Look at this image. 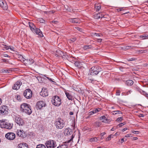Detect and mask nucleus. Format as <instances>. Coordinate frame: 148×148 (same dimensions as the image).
Here are the masks:
<instances>
[{"mask_svg": "<svg viewBox=\"0 0 148 148\" xmlns=\"http://www.w3.org/2000/svg\"><path fill=\"white\" fill-rule=\"evenodd\" d=\"M20 109L22 112H24L29 115H30L32 112L31 106L27 103H23L22 104L21 106Z\"/></svg>", "mask_w": 148, "mask_h": 148, "instance_id": "obj_1", "label": "nucleus"}, {"mask_svg": "<svg viewBox=\"0 0 148 148\" xmlns=\"http://www.w3.org/2000/svg\"><path fill=\"white\" fill-rule=\"evenodd\" d=\"M12 116L15 122L19 126H22L24 124L23 120L19 115L14 112L12 114Z\"/></svg>", "mask_w": 148, "mask_h": 148, "instance_id": "obj_2", "label": "nucleus"}, {"mask_svg": "<svg viewBox=\"0 0 148 148\" xmlns=\"http://www.w3.org/2000/svg\"><path fill=\"white\" fill-rule=\"evenodd\" d=\"M101 70V68L98 66H95L92 67L90 69L88 73L89 76H95L97 75Z\"/></svg>", "mask_w": 148, "mask_h": 148, "instance_id": "obj_3", "label": "nucleus"}, {"mask_svg": "<svg viewBox=\"0 0 148 148\" xmlns=\"http://www.w3.org/2000/svg\"><path fill=\"white\" fill-rule=\"evenodd\" d=\"M29 26L31 31L40 37H42L43 35L40 30L38 28H36L35 25L32 23H29Z\"/></svg>", "mask_w": 148, "mask_h": 148, "instance_id": "obj_4", "label": "nucleus"}, {"mask_svg": "<svg viewBox=\"0 0 148 148\" xmlns=\"http://www.w3.org/2000/svg\"><path fill=\"white\" fill-rule=\"evenodd\" d=\"M54 124L56 128L62 129L64 126L65 123L62 119L58 118L55 120Z\"/></svg>", "mask_w": 148, "mask_h": 148, "instance_id": "obj_5", "label": "nucleus"}, {"mask_svg": "<svg viewBox=\"0 0 148 148\" xmlns=\"http://www.w3.org/2000/svg\"><path fill=\"white\" fill-rule=\"evenodd\" d=\"M13 127V124L5 121H0V127L1 128L11 129Z\"/></svg>", "mask_w": 148, "mask_h": 148, "instance_id": "obj_6", "label": "nucleus"}, {"mask_svg": "<svg viewBox=\"0 0 148 148\" xmlns=\"http://www.w3.org/2000/svg\"><path fill=\"white\" fill-rule=\"evenodd\" d=\"M51 102L52 104L56 106H59L61 103L60 98L57 96L52 97Z\"/></svg>", "mask_w": 148, "mask_h": 148, "instance_id": "obj_7", "label": "nucleus"}, {"mask_svg": "<svg viewBox=\"0 0 148 148\" xmlns=\"http://www.w3.org/2000/svg\"><path fill=\"white\" fill-rule=\"evenodd\" d=\"M45 145L47 148H55L57 146L56 142L52 140L47 141Z\"/></svg>", "mask_w": 148, "mask_h": 148, "instance_id": "obj_8", "label": "nucleus"}, {"mask_svg": "<svg viewBox=\"0 0 148 148\" xmlns=\"http://www.w3.org/2000/svg\"><path fill=\"white\" fill-rule=\"evenodd\" d=\"M8 110V107L6 106L5 105L2 106L0 108V115L3 116L7 114Z\"/></svg>", "mask_w": 148, "mask_h": 148, "instance_id": "obj_9", "label": "nucleus"}, {"mask_svg": "<svg viewBox=\"0 0 148 148\" xmlns=\"http://www.w3.org/2000/svg\"><path fill=\"white\" fill-rule=\"evenodd\" d=\"M23 95L27 99L30 98L32 96V92L30 89L25 90L23 93Z\"/></svg>", "mask_w": 148, "mask_h": 148, "instance_id": "obj_10", "label": "nucleus"}, {"mask_svg": "<svg viewBox=\"0 0 148 148\" xmlns=\"http://www.w3.org/2000/svg\"><path fill=\"white\" fill-rule=\"evenodd\" d=\"M5 137L8 139L12 140L15 138V135L13 133H8L5 134Z\"/></svg>", "mask_w": 148, "mask_h": 148, "instance_id": "obj_11", "label": "nucleus"}, {"mask_svg": "<svg viewBox=\"0 0 148 148\" xmlns=\"http://www.w3.org/2000/svg\"><path fill=\"white\" fill-rule=\"evenodd\" d=\"M46 103L42 101H40L36 103V108L39 109H41L42 107H45Z\"/></svg>", "mask_w": 148, "mask_h": 148, "instance_id": "obj_12", "label": "nucleus"}, {"mask_svg": "<svg viewBox=\"0 0 148 148\" xmlns=\"http://www.w3.org/2000/svg\"><path fill=\"white\" fill-rule=\"evenodd\" d=\"M68 20L69 22L74 23H79L80 22L79 19L78 18H69Z\"/></svg>", "mask_w": 148, "mask_h": 148, "instance_id": "obj_13", "label": "nucleus"}, {"mask_svg": "<svg viewBox=\"0 0 148 148\" xmlns=\"http://www.w3.org/2000/svg\"><path fill=\"white\" fill-rule=\"evenodd\" d=\"M21 84V82L20 81H18L14 84V86H13L12 88L13 89L18 90L20 88Z\"/></svg>", "mask_w": 148, "mask_h": 148, "instance_id": "obj_14", "label": "nucleus"}, {"mask_svg": "<svg viewBox=\"0 0 148 148\" xmlns=\"http://www.w3.org/2000/svg\"><path fill=\"white\" fill-rule=\"evenodd\" d=\"M17 134L19 136L24 137L25 136V133L23 130H18L17 131Z\"/></svg>", "mask_w": 148, "mask_h": 148, "instance_id": "obj_15", "label": "nucleus"}, {"mask_svg": "<svg viewBox=\"0 0 148 148\" xmlns=\"http://www.w3.org/2000/svg\"><path fill=\"white\" fill-rule=\"evenodd\" d=\"M18 148H28L27 144L24 143L19 144L18 145Z\"/></svg>", "mask_w": 148, "mask_h": 148, "instance_id": "obj_16", "label": "nucleus"}, {"mask_svg": "<svg viewBox=\"0 0 148 148\" xmlns=\"http://www.w3.org/2000/svg\"><path fill=\"white\" fill-rule=\"evenodd\" d=\"M72 132V131L71 129L69 128H66L64 130V134L65 135H67L69 134L70 135L71 134Z\"/></svg>", "mask_w": 148, "mask_h": 148, "instance_id": "obj_17", "label": "nucleus"}, {"mask_svg": "<svg viewBox=\"0 0 148 148\" xmlns=\"http://www.w3.org/2000/svg\"><path fill=\"white\" fill-rule=\"evenodd\" d=\"M40 94L43 97L47 96H48V95L47 92V91L46 89H44V90H42L40 92Z\"/></svg>", "mask_w": 148, "mask_h": 148, "instance_id": "obj_18", "label": "nucleus"}, {"mask_svg": "<svg viewBox=\"0 0 148 148\" xmlns=\"http://www.w3.org/2000/svg\"><path fill=\"white\" fill-rule=\"evenodd\" d=\"M100 119L102 120V121L103 122L105 123H108V120L105 116H103L100 117Z\"/></svg>", "mask_w": 148, "mask_h": 148, "instance_id": "obj_19", "label": "nucleus"}, {"mask_svg": "<svg viewBox=\"0 0 148 148\" xmlns=\"http://www.w3.org/2000/svg\"><path fill=\"white\" fill-rule=\"evenodd\" d=\"M2 5H1V7L4 10H7L8 8L7 4L5 0L3 1Z\"/></svg>", "mask_w": 148, "mask_h": 148, "instance_id": "obj_20", "label": "nucleus"}, {"mask_svg": "<svg viewBox=\"0 0 148 148\" xmlns=\"http://www.w3.org/2000/svg\"><path fill=\"white\" fill-rule=\"evenodd\" d=\"M134 82L133 81L131 80H128L126 81L125 84L127 86H130L133 84Z\"/></svg>", "mask_w": 148, "mask_h": 148, "instance_id": "obj_21", "label": "nucleus"}, {"mask_svg": "<svg viewBox=\"0 0 148 148\" xmlns=\"http://www.w3.org/2000/svg\"><path fill=\"white\" fill-rule=\"evenodd\" d=\"M65 94L67 98H68L69 100H72V96L69 93L66 92H65Z\"/></svg>", "mask_w": 148, "mask_h": 148, "instance_id": "obj_22", "label": "nucleus"}, {"mask_svg": "<svg viewBox=\"0 0 148 148\" xmlns=\"http://www.w3.org/2000/svg\"><path fill=\"white\" fill-rule=\"evenodd\" d=\"M74 136H73V134L71 136V138L68 141L65 142V143H71L70 145H71V143L73 142V139L74 138Z\"/></svg>", "mask_w": 148, "mask_h": 148, "instance_id": "obj_23", "label": "nucleus"}, {"mask_svg": "<svg viewBox=\"0 0 148 148\" xmlns=\"http://www.w3.org/2000/svg\"><path fill=\"white\" fill-rule=\"evenodd\" d=\"M139 92H140V93L144 95L145 96L148 98V94L145 91H143L141 90H140Z\"/></svg>", "mask_w": 148, "mask_h": 148, "instance_id": "obj_24", "label": "nucleus"}, {"mask_svg": "<svg viewBox=\"0 0 148 148\" xmlns=\"http://www.w3.org/2000/svg\"><path fill=\"white\" fill-rule=\"evenodd\" d=\"M132 47L131 46H126L123 47L122 48V49L125 50L129 49L132 48V47Z\"/></svg>", "mask_w": 148, "mask_h": 148, "instance_id": "obj_25", "label": "nucleus"}, {"mask_svg": "<svg viewBox=\"0 0 148 148\" xmlns=\"http://www.w3.org/2000/svg\"><path fill=\"white\" fill-rule=\"evenodd\" d=\"M89 140L90 142H97L98 140V139L96 137H93L90 138Z\"/></svg>", "mask_w": 148, "mask_h": 148, "instance_id": "obj_26", "label": "nucleus"}, {"mask_svg": "<svg viewBox=\"0 0 148 148\" xmlns=\"http://www.w3.org/2000/svg\"><path fill=\"white\" fill-rule=\"evenodd\" d=\"M101 6L100 5H95V9L97 11H99L101 9Z\"/></svg>", "mask_w": 148, "mask_h": 148, "instance_id": "obj_27", "label": "nucleus"}, {"mask_svg": "<svg viewBox=\"0 0 148 148\" xmlns=\"http://www.w3.org/2000/svg\"><path fill=\"white\" fill-rule=\"evenodd\" d=\"M36 148H46V147L44 145L41 144L37 145Z\"/></svg>", "mask_w": 148, "mask_h": 148, "instance_id": "obj_28", "label": "nucleus"}, {"mask_svg": "<svg viewBox=\"0 0 148 148\" xmlns=\"http://www.w3.org/2000/svg\"><path fill=\"white\" fill-rule=\"evenodd\" d=\"M140 37L142 38L141 39L144 40L148 38V35L147 36H144L143 35H141L140 36Z\"/></svg>", "mask_w": 148, "mask_h": 148, "instance_id": "obj_29", "label": "nucleus"}, {"mask_svg": "<svg viewBox=\"0 0 148 148\" xmlns=\"http://www.w3.org/2000/svg\"><path fill=\"white\" fill-rule=\"evenodd\" d=\"M91 48V45H86L84 46L83 47L84 49H90Z\"/></svg>", "mask_w": 148, "mask_h": 148, "instance_id": "obj_30", "label": "nucleus"}, {"mask_svg": "<svg viewBox=\"0 0 148 148\" xmlns=\"http://www.w3.org/2000/svg\"><path fill=\"white\" fill-rule=\"evenodd\" d=\"M1 72L3 73H10V70H8L7 69H3L1 71Z\"/></svg>", "mask_w": 148, "mask_h": 148, "instance_id": "obj_31", "label": "nucleus"}, {"mask_svg": "<svg viewBox=\"0 0 148 148\" xmlns=\"http://www.w3.org/2000/svg\"><path fill=\"white\" fill-rule=\"evenodd\" d=\"M27 63L28 64H31L34 63V60H27Z\"/></svg>", "mask_w": 148, "mask_h": 148, "instance_id": "obj_32", "label": "nucleus"}, {"mask_svg": "<svg viewBox=\"0 0 148 148\" xmlns=\"http://www.w3.org/2000/svg\"><path fill=\"white\" fill-rule=\"evenodd\" d=\"M56 52L59 55L62 56L63 54V53L61 51L58 50L56 51Z\"/></svg>", "mask_w": 148, "mask_h": 148, "instance_id": "obj_33", "label": "nucleus"}, {"mask_svg": "<svg viewBox=\"0 0 148 148\" xmlns=\"http://www.w3.org/2000/svg\"><path fill=\"white\" fill-rule=\"evenodd\" d=\"M114 114H119L121 113V112L119 110L114 111H113Z\"/></svg>", "mask_w": 148, "mask_h": 148, "instance_id": "obj_34", "label": "nucleus"}, {"mask_svg": "<svg viewBox=\"0 0 148 148\" xmlns=\"http://www.w3.org/2000/svg\"><path fill=\"white\" fill-rule=\"evenodd\" d=\"M94 36L99 37H101L103 36V35L101 34H98L95 33L94 34Z\"/></svg>", "mask_w": 148, "mask_h": 148, "instance_id": "obj_35", "label": "nucleus"}, {"mask_svg": "<svg viewBox=\"0 0 148 148\" xmlns=\"http://www.w3.org/2000/svg\"><path fill=\"white\" fill-rule=\"evenodd\" d=\"M102 16H100V13H98L97 14L96 16V18L98 19L99 18H102Z\"/></svg>", "mask_w": 148, "mask_h": 148, "instance_id": "obj_36", "label": "nucleus"}, {"mask_svg": "<svg viewBox=\"0 0 148 148\" xmlns=\"http://www.w3.org/2000/svg\"><path fill=\"white\" fill-rule=\"evenodd\" d=\"M96 113L95 111V110L90 112H89V114L90 115H92L95 113Z\"/></svg>", "mask_w": 148, "mask_h": 148, "instance_id": "obj_37", "label": "nucleus"}, {"mask_svg": "<svg viewBox=\"0 0 148 148\" xmlns=\"http://www.w3.org/2000/svg\"><path fill=\"white\" fill-rule=\"evenodd\" d=\"M113 135H110L109 136H108V137H107L106 138V140L107 141H108L110 140L111 138V136H112Z\"/></svg>", "mask_w": 148, "mask_h": 148, "instance_id": "obj_38", "label": "nucleus"}, {"mask_svg": "<svg viewBox=\"0 0 148 148\" xmlns=\"http://www.w3.org/2000/svg\"><path fill=\"white\" fill-rule=\"evenodd\" d=\"M66 7H67V8L66 9V10L69 12H71V8H70L68 6H66Z\"/></svg>", "mask_w": 148, "mask_h": 148, "instance_id": "obj_39", "label": "nucleus"}, {"mask_svg": "<svg viewBox=\"0 0 148 148\" xmlns=\"http://www.w3.org/2000/svg\"><path fill=\"white\" fill-rule=\"evenodd\" d=\"M123 118L122 117H120L119 118L117 119V121H118V122H120L121 121L123 120Z\"/></svg>", "mask_w": 148, "mask_h": 148, "instance_id": "obj_40", "label": "nucleus"}, {"mask_svg": "<svg viewBox=\"0 0 148 148\" xmlns=\"http://www.w3.org/2000/svg\"><path fill=\"white\" fill-rule=\"evenodd\" d=\"M106 134V133L105 132H103L101 134V140H102L103 138V136Z\"/></svg>", "mask_w": 148, "mask_h": 148, "instance_id": "obj_41", "label": "nucleus"}, {"mask_svg": "<svg viewBox=\"0 0 148 148\" xmlns=\"http://www.w3.org/2000/svg\"><path fill=\"white\" fill-rule=\"evenodd\" d=\"M76 40V38H71L70 39V40L72 42H73L75 41Z\"/></svg>", "mask_w": 148, "mask_h": 148, "instance_id": "obj_42", "label": "nucleus"}, {"mask_svg": "<svg viewBox=\"0 0 148 148\" xmlns=\"http://www.w3.org/2000/svg\"><path fill=\"white\" fill-rule=\"evenodd\" d=\"M132 133L135 134H138L139 133V132L138 131H133Z\"/></svg>", "mask_w": 148, "mask_h": 148, "instance_id": "obj_43", "label": "nucleus"}, {"mask_svg": "<svg viewBox=\"0 0 148 148\" xmlns=\"http://www.w3.org/2000/svg\"><path fill=\"white\" fill-rule=\"evenodd\" d=\"M135 60V59L134 58H129V59H127V60L129 61H134V60Z\"/></svg>", "mask_w": 148, "mask_h": 148, "instance_id": "obj_44", "label": "nucleus"}, {"mask_svg": "<svg viewBox=\"0 0 148 148\" xmlns=\"http://www.w3.org/2000/svg\"><path fill=\"white\" fill-rule=\"evenodd\" d=\"M58 23V21H57L53 20L51 21V23L54 24H57Z\"/></svg>", "mask_w": 148, "mask_h": 148, "instance_id": "obj_45", "label": "nucleus"}, {"mask_svg": "<svg viewBox=\"0 0 148 148\" xmlns=\"http://www.w3.org/2000/svg\"><path fill=\"white\" fill-rule=\"evenodd\" d=\"M120 92L119 90H117L116 91V95H120Z\"/></svg>", "mask_w": 148, "mask_h": 148, "instance_id": "obj_46", "label": "nucleus"}, {"mask_svg": "<svg viewBox=\"0 0 148 148\" xmlns=\"http://www.w3.org/2000/svg\"><path fill=\"white\" fill-rule=\"evenodd\" d=\"M75 28L77 29V30H78L79 31H80V32H82V29L79 28V27H75Z\"/></svg>", "mask_w": 148, "mask_h": 148, "instance_id": "obj_47", "label": "nucleus"}, {"mask_svg": "<svg viewBox=\"0 0 148 148\" xmlns=\"http://www.w3.org/2000/svg\"><path fill=\"white\" fill-rule=\"evenodd\" d=\"M125 124L124 123H121L119 124L117 126H119V127H121L123 125H124Z\"/></svg>", "mask_w": 148, "mask_h": 148, "instance_id": "obj_48", "label": "nucleus"}, {"mask_svg": "<svg viewBox=\"0 0 148 148\" xmlns=\"http://www.w3.org/2000/svg\"><path fill=\"white\" fill-rule=\"evenodd\" d=\"M16 99L18 101H21L20 96L19 95H17L16 96Z\"/></svg>", "mask_w": 148, "mask_h": 148, "instance_id": "obj_49", "label": "nucleus"}, {"mask_svg": "<svg viewBox=\"0 0 148 148\" xmlns=\"http://www.w3.org/2000/svg\"><path fill=\"white\" fill-rule=\"evenodd\" d=\"M44 76H45V77H46L48 80H49L51 81H52V82H53V81L52 80V79H51V78H50L49 77H47L46 76V75H44Z\"/></svg>", "mask_w": 148, "mask_h": 148, "instance_id": "obj_50", "label": "nucleus"}, {"mask_svg": "<svg viewBox=\"0 0 148 148\" xmlns=\"http://www.w3.org/2000/svg\"><path fill=\"white\" fill-rule=\"evenodd\" d=\"M62 148H67V147L66 145H62L61 146Z\"/></svg>", "mask_w": 148, "mask_h": 148, "instance_id": "obj_51", "label": "nucleus"}, {"mask_svg": "<svg viewBox=\"0 0 148 148\" xmlns=\"http://www.w3.org/2000/svg\"><path fill=\"white\" fill-rule=\"evenodd\" d=\"M132 92V91H131V90H129L126 92V94L127 95H128L129 94H130Z\"/></svg>", "mask_w": 148, "mask_h": 148, "instance_id": "obj_52", "label": "nucleus"}, {"mask_svg": "<svg viewBox=\"0 0 148 148\" xmlns=\"http://www.w3.org/2000/svg\"><path fill=\"white\" fill-rule=\"evenodd\" d=\"M3 56L5 57H9L10 58V57L7 54H3Z\"/></svg>", "mask_w": 148, "mask_h": 148, "instance_id": "obj_53", "label": "nucleus"}, {"mask_svg": "<svg viewBox=\"0 0 148 148\" xmlns=\"http://www.w3.org/2000/svg\"><path fill=\"white\" fill-rule=\"evenodd\" d=\"M95 111L96 113L99 112V111L100 109H99L96 108L95 110Z\"/></svg>", "mask_w": 148, "mask_h": 148, "instance_id": "obj_54", "label": "nucleus"}, {"mask_svg": "<svg viewBox=\"0 0 148 148\" xmlns=\"http://www.w3.org/2000/svg\"><path fill=\"white\" fill-rule=\"evenodd\" d=\"M139 117H143L144 116V115L143 114H140L139 116Z\"/></svg>", "mask_w": 148, "mask_h": 148, "instance_id": "obj_55", "label": "nucleus"}, {"mask_svg": "<svg viewBox=\"0 0 148 148\" xmlns=\"http://www.w3.org/2000/svg\"><path fill=\"white\" fill-rule=\"evenodd\" d=\"M4 0H0V5L1 6V5H2V3H3V1Z\"/></svg>", "mask_w": 148, "mask_h": 148, "instance_id": "obj_56", "label": "nucleus"}, {"mask_svg": "<svg viewBox=\"0 0 148 148\" xmlns=\"http://www.w3.org/2000/svg\"><path fill=\"white\" fill-rule=\"evenodd\" d=\"M131 135V134H127L125 135V136L126 137H130V135Z\"/></svg>", "mask_w": 148, "mask_h": 148, "instance_id": "obj_57", "label": "nucleus"}, {"mask_svg": "<svg viewBox=\"0 0 148 148\" xmlns=\"http://www.w3.org/2000/svg\"><path fill=\"white\" fill-rule=\"evenodd\" d=\"M88 80L89 81V82H92V81H94V79H91L88 78Z\"/></svg>", "mask_w": 148, "mask_h": 148, "instance_id": "obj_58", "label": "nucleus"}, {"mask_svg": "<svg viewBox=\"0 0 148 148\" xmlns=\"http://www.w3.org/2000/svg\"><path fill=\"white\" fill-rule=\"evenodd\" d=\"M127 128H124L123 129H122V131L123 132H124L125 131H126V130H127Z\"/></svg>", "mask_w": 148, "mask_h": 148, "instance_id": "obj_59", "label": "nucleus"}, {"mask_svg": "<svg viewBox=\"0 0 148 148\" xmlns=\"http://www.w3.org/2000/svg\"><path fill=\"white\" fill-rule=\"evenodd\" d=\"M40 21L41 23H43L44 22V20L42 18L40 20Z\"/></svg>", "mask_w": 148, "mask_h": 148, "instance_id": "obj_60", "label": "nucleus"}, {"mask_svg": "<svg viewBox=\"0 0 148 148\" xmlns=\"http://www.w3.org/2000/svg\"><path fill=\"white\" fill-rule=\"evenodd\" d=\"M102 40L101 38H99L98 39V40L99 42H101V41H102Z\"/></svg>", "mask_w": 148, "mask_h": 148, "instance_id": "obj_61", "label": "nucleus"}, {"mask_svg": "<svg viewBox=\"0 0 148 148\" xmlns=\"http://www.w3.org/2000/svg\"><path fill=\"white\" fill-rule=\"evenodd\" d=\"M138 139V138L137 137H134L133 138V140H136Z\"/></svg>", "mask_w": 148, "mask_h": 148, "instance_id": "obj_62", "label": "nucleus"}, {"mask_svg": "<svg viewBox=\"0 0 148 148\" xmlns=\"http://www.w3.org/2000/svg\"><path fill=\"white\" fill-rule=\"evenodd\" d=\"M124 141V139L123 138H121V143H123Z\"/></svg>", "mask_w": 148, "mask_h": 148, "instance_id": "obj_63", "label": "nucleus"}, {"mask_svg": "<svg viewBox=\"0 0 148 148\" xmlns=\"http://www.w3.org/2000/svg\"><path fill=\"white\" fill-rule=\"evenodd\" d=\"M73 113L72 112H70L69 113V114L71 115H73Z\"/></svg>", "mask_w": 148, "mask_h": 148, "instance_id": "obj_64", "label": "nucleus"}]
</instances>
